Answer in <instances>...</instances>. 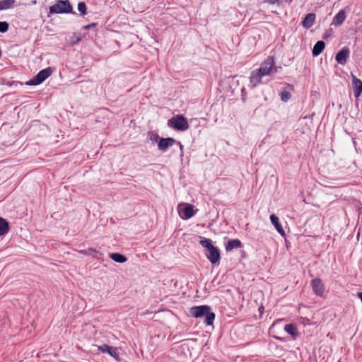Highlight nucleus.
Instances as JSON below:
<instances>
[{
    "mask_svg": "<svg viewBox=\"0 0 362 362\" xmlns=\"http://www.w3.org/2000/svg\"><path fill=\"white\" fill-rule=\"evenodd\" d=\"M189 314L195 318L204 317V322L206 325H212L216 317L215 313L211 312V307L207 305L192 307Z\"/></svg>",
    "mask_w": 362,
    "mask_h": 362,
    "instance_id": "nucleus-1",
    "label": "nucleus"
},
{
    "mask_svg": "<svg viewBox=\"0 0 362 362\" xmlns=\"http://www.w3.org/2000/svg\"><path fill=\"white\" fill-rule=\"evenodd\" d=\"M199 244L206 248V252L205 255L209 262L214 265H218L221 259L219 249L212 245L210 239L203 238L199 241Z\"/></svg>",
    "mask_w": 362,
    "mask_h": 362,
    "instance_id": "nucleus-2",
    "label": "nucleus"
},
{
    "mask_svg": "<svg viewBox=\"0 0 362 362\" xmlns=\"http://www.w3.org/2000/svg\"><path fill=\"white\" fill-rule=\"evenodd\" d=\"M49 14L71 13L76 14L69 0H57L56 3L49 6Z\"/></svg>",
    "mask_w": 362,
    "mask_h": 362,
    "instance_id": "nucleus-3",
    "label": "nucleus"
},
{
    "mask_svg": "<svg viewBox=\"0 0 362 362\" xmlns=\"http://www.w3.org/2000/svg\"><path fill=\"white\" fill-rule=\"evenodd\" d=\"M168 126L177 131H186L189 126L187 119L182 115L172 117L168 122Z\"/></svg>",
    "mask_w": 362,
    "mask_h": 362,
    "instance_id": "nucleus-4",
    "label": "nucleus"
},
{
    "mask_svg": "<svg viewBox=\"0 0 362 362\" xmlns=\"http://www.w3.org/2000/svg\"><path fill=\"white\" fill-rule=\"evenodd\" d=\"M53 70L51 67L45 68L40 71L36 76L25 83L27 86H37L41 84L52 74Z\"/></svg>",
    "mask_w": 362,
    "mask_h": 362,
    "instance_id": "nucleus-5",
    "label": "nucleus"
},
{
    "mask_svg": "<svg viewBox=\"0 0 362 362\" xmlns=\"http://www.w3.org/2000/svg\"><path fill=\"white\" fill-rule=\"evenodd\" d=\"M274 65V58L272 56H269L260 65L259 69L257 70L263 76L269 75L273 69Z\"/></svg>",
    "mask_w": 362,
    "mask_h": 362,
    "instance_id": "nucleus-6",
    "label": "nucleus"
},
{
    "mask_svg": "<svg viewBox=\"0 0 362 362\" xmlns=\"http://www.w3.org/2000/svg\"><path fill=\"white\" fill-rule=\"evenodd\" d=\"M311 286L315 295L322 297L325 293V285L320 278H315L311 281Z\"/></svg>",
    "mask_w": 362,
    "mask_h": 362,
    "instance_id": "nucleus-7",
    "label": "nucleus"
},
{
    "mask_svg": "<svg viewBox=\"0 0 362 362\" xmlns=\"http://www.w3.org/2000/svg\"><path fill=\"white\" fill-rule=\"evenodd\" d=\"M175 143H177V140L172 137L160 138L158 142V148L163 152H165Z\"/></svg>",
    "mask_w": 362,
    "mask_h": 362,
    "instance_id": "nucleus-8",
    "label": "nucleus"
},
{
    "mask_svg": "<svg viewBox=\"0 0 362 362\" xmlns=\"http://www.w3.org/2000/svg\"><path fill=\"white\" fill-rule=\"evenodd\" d=\"M178 211L180 217L185 220L190 218L194 215V206L190 204H185L183 208L179 206Z\"/></svg>",
    "mask_w": 362,
    "mask_h": 362,
    "instance_id": "nucleus-9",
    "label": "nucleus"
},
{
    "mask_svg": "<svg viewBox=\"0 0 362 362\" xmlns=\"http://www.w3.org/2000/svg\"><path fill=\"white\" fill-rule=\"evenodd\" d=\"M350 51L346 47H343L335 56V60L341 65L346 64L349 57Z\"/></svg>",
    "mask_w": 362,
    "mask_h": 362,
    "instance_id": "nucleus-10",
    "label": "nucleus"
},
{
    "mask_svg": "<svg viewBox=\"0 0 362 362\" xmlns=\"http://www.w3.org/2000/svg\"><path fill=\"white\" fill-rule=\"evenodd\" d=\"M352 85L354 96L356 98L359 97L362 93V81L352 75Z\"/></svg>",
    "mask_w": 362,
    "mask_h": 362,
    "instance_id": "nucleus-11",
    "label": "nucleus"
},
{
    "mask_svg": "<svg viewBox=\"0 0 362 362\" xmlns=\"http://www.w3.org/2000/svg\"><path fill=\"white\" fill-rule=\"evenodd\" d=\"M263 76L259 73V71L255 69L253 70L250 76V82L252 84V88L256 87L257 85H259L262 81V78Z\"/></svg>",
    "mask_w": 362,
    "mask_h": 362,
    "instance_id": "nucleus-12",
    "label": "nucleus"
},
{
    "mask_svg": "<svg viewBox=\"0 0 362 362\" xmlns=\"http://www.w3.org/2000/svg\"><path fill=\"white\" fill-rule=\"evenodd\" d=\"M315 14L313 13H308L301 24L305 28H310L315 23Z\"/></svg>",
    "mask_w": 362,
    "mask_h": 362,
    "instance_id": "nucleus-13",
    "label": "nucleus"
},
{
    "mask_svg": "<svg viewBox=\"0 0 362 362\" xmlns=\"http://www.w3.org/2000/svg\"><path fill=\"white\" fill-rule=\"evenodd\" d=\"M346 15L344 9L340 10L334 17L332 24L336 26L341 25L346 20Z\"/></svg>",
    "mask_w": 362,
    "mask_h": 362,
    "instance_id": "nucleus-14",
    "label": "nucleus"
},
{
    "mask_svg": "<svg viewBox=\"0 0 362 362\" xmlns=\"http://www.w3.org/2000/svg\"><path fill=\"white\" fill-rule=\"evenodd\" d=\"M243 246L241 241L238 239L229 240L226 244V250L231 251L233 249L240 248Z\"/></svg>",
    "mask_w": 362,
    "mask_h": 362,
    "instance_id": "nucleus-15",
    "label": "nucleus"
},
{
    "mask_svg": "<svg viewBox=\"0 0 362 362\" xmlns=\"http://www.w3.org/2000/svg\"><path fill=\"white\" fill-rule=\"evenodd\" d=\"M270 221L272 223L274 226L276 230L282 235H285L284 230L281 226V224L279 223V220L277 216H276L274 214H272L270 216Z\"/></svg>",
    "mask_w": 362,
    "mask_h": 362,
    "instance_id": "nucleus-16",
    "label": "nucleus"
},
{
    "mask_svg": "<svg viewBox=\"0 0 362 362\" xmlns=\"http://www.w3.org/2000/svg\"><path fill=\"white\" fill-rule=\"evenodd\" d=\"M325 47V43L322 40L317 41L314 45L312 53L314 57L320 55Z\"/></svg>",
    "mask_w": 362,
    "mask_h": 362,
    "instance_id": "nucleus-17",
    "label": "nucleus"
},
{
    "mask_svg": "<svg viewBox=\"0 0 362 362\" xmlns=\"http://www.w3.org/2000/svg\"><path fill=\"white\" fill-rule=\"evenodd\" d=\"M9 230V224L8 222L6 221L2 217H0V236L6 235Z\"/></svg>",
    "mask_w": 362,
    "mask_h": 362,
    "instance_id": "nucleus-18",
    "label": "nucleus"
},
{
    "mask_svg": "<svg viewBox=\"0 0 362 362\" xmlns=\"http://www.w3.org/2000/svg\"><path fill=\"white\" fill-rule=\"evenodd\" d=\"M110 257L117 263H124L127 261V258L124 255L117 252L110 253Z\"/></svg>",
    "mask_w": 362,
    "mask_h": 362,
    "instance_id": "nucleus-19",
    "label": "nucleus"
},
{
    "mask_svg": "<svg viewBox=\"0 0 362 362\" xmlns=\"http://www.w3.org/2000/svg\"><path fill=\"white\" fill-rule=\"evenodd\" d=\"M284 330L292 337H296L298 335L296 326L294 324H287L284 327Z\"/></svg>",
    "mask_w": 362,
    "mask_h": 362,
    "instance_id": "nucleus-20",
    "label": "nucleus"
},
{
    "mask_svg": "<svg viewBox=\"0 0 362 362\" xmlns=\"http://www.w3.org/2000/svg\"><path fill=\"white\" fill-rule=\"evenodd\" d=\"M15 3V0H1L0 11L11 8Z\"/></svg>",
    "mask_w": 362,
    "mask_h": 362,
    "instance_id": "nucleus-21",
    "label": "nucleus"
},
{
    "mask_svg": "<svg viewBox=\"0 0 362 362\" xmlns=\"http://www.w3.org/2000/svg\"><path fill=\"white\" fill-rule=\"evenodd\" d=\"M107 354L112 357H113L117 361H120L119 354L116 347L110 346L109 351H107Z\"/></svg>",
    "mask_w": 362,
    "mask_h": 362,
    "instance_id": "nucleus-22",
    "label": "nucleus"
},
{
    "mask_svg": "<svg viewBox=\"0 0 362 362\" xmlns=\"http://www.w3.org/2000/svg\"><path fill=\"white\" fill-rule=\"evenodd\" d=\"M78 10L81 16H85L86 14L87 7L83 1L78 3Z\"/></svg>",
    "mask_w": 362,
    "mask_h": 362,
    "instance_id": "nucleus-23",
    "label": "nucleus"
},
{
    "mask_svg": "<svg viewBox=\"0 0 362 362\" xmlns=\"http://www.w3.org/2000/svg\"><path fill=\"white\" fill-rule=\"evenodd\" d=\"M94 347L96 348V350L98 351H101L103 353H107V351H109V349L110 347V346L106 344H104L103 345H100V346H96V345H94Z\"/></svg>",
    "mask_w": 362,
    "mask_h": 362,
    "instance_id": "nucleus-24",
    "label": "nucleus"
},
{
    "mask_svg": "<svg viewBox=\"0 0 362 362\" xmlns=\"http://www.w3.org/2000/svg\"><path fill=\"white\" fill-rule=\"evenodd\" d=\"M9 24L6 21H0V33H4L8 30Z\"/></svg>",
    "mask_w": 362,
    "mask_h": 362,
    "instance_id": "nucleus-25",
    "label": "nucleus"
},
{
    "mask_svg": "<svg viewBox=\"0 0 362 362\" xmlns=\"http://www.w3.org/2000/svg\"><path fill=\"white\" fill-rule=\"evenodd\" d=\"M280 97L282 101L286 102L291 98V95L287 91H283L280 93Z\"/></svg>",
    "mask_w": 362,
    "mask_h": 362,
    "instance_id": "nucleus-26",
    "label": "nucleus"
},
{
    "mask_svg": "<svg viewBox=\"0 0 362 362\" xmlns=\"http://www.w3.org/2000/svg\"><path fill=\"white\" fill-rule=\"evenodd\" d=\"M160 138L159 137V135L156 132H150L149 133V139L153 142H158L159 139Z\"/></svg>",
    "mask_w": 362,
    "mask_h": 362,
    "instance_id": "nucleus-27",
    "label": "nucleus"
},
{
    "mask_svg": "<svg viewBox=\"0 0 362 362\" xmlns=\"http://www.w3.org/2000/svg\"><path fill=\"white\" fill-rule=\"evenodd\" d=\"M281 69V66H273L272 73H278Z\"/></svg>",
    "mask_w": 362,
    "mask_h": 362,
    "instance_id": "nucleus-28",
    "label": "nucleus"
},
{
    "mask_svg": "<svg viewBox=\"0 0 362 362\" xmlns=\"http://www.w3.org/2000/svg\"><path fill=\"white\" fill-rule=\"evenodd\" d=\"M96 25H97V23H90V24H88V25H85V26L83 27V28H84V29H86V30H87V29H89V28H92V27H93V26H95Z\"/></svg>",
    "mask_w": 362,
    "mask_h": 362,
    "instance_id": "nucleus-29",
    "label": "nucleus"
},
{
    "mask_svg": "<svg viewBox=\"0 0 362 362\" xmlns=\"http://www.w3.org/2000/svg\"><path fill=\"white\" fill-rule=\"evenodd\" d=\"M176 144L179 145L180 146V151H181V155H183V145L181 144L180 141H177V143H175Z\"/></svg>",
    "mask_w": 362,
    "mask_h": 362,
    "instance_id": "nucleus-30",
    "label": "nucleus"
},
{
    "mask_svg": "<svg viewBox=\"0 0 362 362\" xmlns=\"http://www.w3.org/2000/svg\"><path fill=\"white\" fill-rule=\"evenodd\" d=\"M245 88L242 89V100L245 102Z\"/></svg>",
    "mask_w": 362,
    "mask_h": 362,
    "instance_id": "nucleus-31",
    "label": "nucleus"
},
{
    "mask_svg": "<svg viewBox=\"0 0 362 362\" xmlns=\"http://www.w3.org/2000/svg\"><path fill=\"white\" fill-rule=\"evenodd\" d=\"M269 1L274 4H279V0H269Z\"/></svg>",
    "mask_w": 362,
    "mask_h": 362,
    "instance_id": "nucleus-32",
    "label": "nucleus"
},
{
    "mask_svg": "<svg viewBox=\"0 0 362 362\" xmlns=\"http://www.w3.org/2000/svg\"><path fill=\"white\" fill-rule=\"evenodd\" d=\"M330 35V33H325L323 35L324 39H327Z\"/></svg>",
    "mask_w": 362,
    "mask_h": 362,
    "instance_id": "nucleus-33",
    "label": "nucleus"
},
{
    "mask_svg": "<svg viewBox=\"0 0 362 362\" xmlns=\"http://www.w3.org/2000/svg\"><path fill=\"white\" fill-rule=\"evenodd\" d=\"M88 253H89V254H90V252H96L95 249H93V248H89V249L88 250Z\"/></svg>",
    "mask_w": 362,
    "mask_h": 362,
    "instance_id": "nucleus-34",
    "label": "nucleus"
},
{
    "mask_svg": "<svg viewBox=\"0 0 362 362\" xmlns=\"http://www.w3.org/2000/svg\"><path fill=\"white\" fill-rule=\"evenodd\" d=\"M357 296L358 297L361 299V302H362V292H358L357 293Z\"/></svg>",
    "mask_w": 362,
    "mask_h": 362,
    "instance_id": "nucleus-35",
    "label": "nucleus"
},
{
    "mask_svg": "<svg viewBox=\"0 0 362 362\" xmlns=\"http://www.w3.org/2000/svg\"><path fill=\"white\" fill-rule=\"evenodd\" d=\"M81 253H83V254H87V253H88V252H87L86 251H85V250H81Z\"/></svg>",
    "mask_w": 362,
    "mask_h": 362,
    "instance_id": "nucleus-36",
    "label": "nucleus"
},
{
    "mask_svg": "<svg viewBox=\"0 0 362 362\" xmlns=\"http://www.w3.org/2000/svg\"><path fill=\"white\" fill-rule=\"evenodd\" d=\"M262 309H264V307H262V309H261V308H259V310H260V312L262 311Z\"/></svg>",
    "mask_w": 362,
    "mask_h": 362,
    "instance_id": "nucleus-37",
    "label": "nucleus"
},
{
    "mask_svg": "<svg viewBox=\"0 0 362 362\" xmlns=\"http://www.w3.org/2000/svg\"><path fill=\"white\" fill-rule=\"evenodd\" d=\"M262 309H264V307H262V309H261V308H259V310H260V312L262 311Z\"/></svg>",
    "mask_w": 362,
    "mask_h": 362,
    "instance_id": "nucleus-38",
    "label": "nucleus"
},
{
    "mask_svg": "<svg viewBox=\"0 0 362 362\" xmlns=\"http://www.w3.org/2000/svg\"><path fill=\"white\" fill-rule=\"evenodd\" d=\"M262 309H264V307H262V309H261V308H259V310H260V312L262 311Z\"/></svg>",
    "mask_w": 362,
    "mask_h": 362,
    "instance_id": "nucleus-39",
    "label": "nucleus"
},
{
    "mask_svg": "<svg viewBox=\"0 0 362 362\" xmlns=\"http://www.w3.org/2000/svg\"><path fill=\"white\" fill-rule=\"evenodd\" d=\"M1 54H2V52H1V50L0 49V57H1Z\"/></svg>",
    "mask_w": 362,
    "mask_h": 362,
    "instance_id": "nucleus-40",
    "label": "nucleus"
}]
</instances>
